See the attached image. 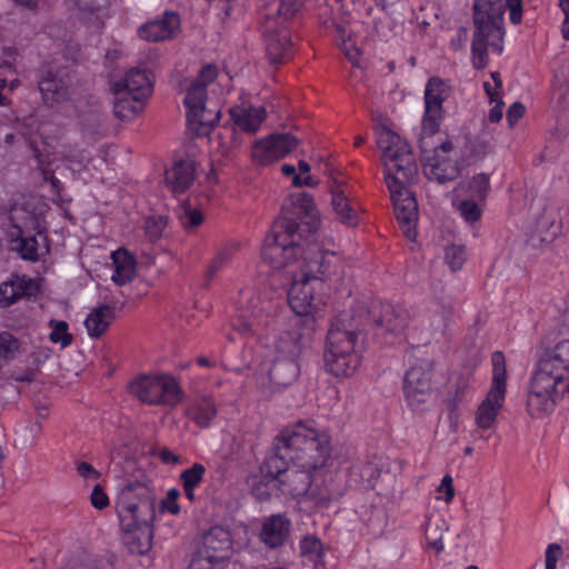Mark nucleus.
Here are the masks:
<instances>
[{
    "mask_svg": "<svg viewBox=\"0 0 569 569\" xmlns=\"http://www.w3.org/2000/svg\"><path fill=\"white\" fill-rule=\"evenodd\" d=\"M277 448L287 450L289 460L279 488L293 498L307 497L326 505L342 495L331 457V436L312 421H299L277 438Z\"/></svg>",
    "mask_w": 569,
    "mask_h": 569,
    "instance_id": "obj_1",
    "label": "nucleus"
},
{
    "mask_svg": "<svg viewBox=\"0 0 569 569\" xmlns=\"http://www.w3.org/2000/svg\"><path fill=\"white\" fill-rule=\"evenodd\" d=\"M375 133L397 220L405 237L413 242L417 238L418 207L406 184L412 181L418 172L415 157L408 143L386 126H377Z\"/></svg>",
    "mask_w": 569,
    "mask_h": 569,
    "instance_id": "obj_2",
    "label": "nucleus"
},
{
    "mask_svg": "<svg viewBox=\"0 0 569 569\" xmlns=\"http://www.w3.org/2000/svg\"><path fill=\"white\" fill-rule=\"evenodd\" d=\"M237 303L243 312L232 321L233 328L243 335L263 337L266 347L270 349L268 357L273 363L272 376L280 379L284 369L287 381L295 380L299 375L298 359L302 353L300 335L284 327L273 328L271 333L266 332L274 319L260 306V298L252 289L241 290Z\"/></svg>",
    "mask_w": 569,
    "mask_h": 569,
    "instance_id": "obj_3",
    "label": "nucleus"
},
{
    "mask_svg": "<svg viewBox=\"0 0 569 569\" xmlns=\"http://www.w3.org/2000/svg\"><path fill=\"white\" fill-rule=\"evenodd\" d=\"M292 269V282L288 301L292 311L300 317H322L327 306L326 281L342 272L341 258L331 250H319Z\"/></svg>",
    "mask_w": 569,
    "mask_h": 569,
    "instance_id": "obj_4",
    "label": "nucleus"
},
{
    "mask_svg": "<svg viewBox=\"0 0 569 569\" xmlns=\"http://www.w3.org/2000/svg\"><path fill=\"white\" fill-rule=\"evenodd\" d=\"M477 0L475 2V31L471 42V62L476 69L489 64V52L500 56L503 51V13L509 10L513 24L522 20V0Z\"/></svg>",
    "mask_w": 569,
    "mask_h": 569,
    "instance_id": "obj_5",
    "label": "nucleus"
},
{
    "mask_svg": "<svg viewBox=\"0 0 569 569\" xmlns=\"http://www.w3.org/2000/svg\"><path fill=\"white\" fill-rule=\"evenodd\" d=\"M349 316L340 315L331 325L323 352L325 369L337 379L352 377L361 363L357 329L348 323Z\"/></svg>",
    "mask_w": 569,
    "mask_h": 569,
    "instance_id": "obj_6",
    "label": "nucleus"
},
{
    "mask_svg": "<svg viewBox=\"0 0 569 569\" xmlns=\"http://www.w3.org/2000/svg\"><path fill=\"white\" fill-rule=\"evenodd\" d=\"M217 74L214 66H207L186 87L183 103L187 109L188 124L198 136L207 134L220 119L219 103L207 97V88L216 80Z\"/></svg>",
    "mask_w": 569,
    "mask_h": 569,
    "instance_id": "obj_7",
    "label": "nucleus"
},
{
    "mask_svg": "<svg viewBox=\"0 0 569 569\" xmlns=\"http://www.w3.org/2000/svg\"><path fill=\"white\" fill-rule=\"evenodd\" d=\"M264 239L261 249V258L271 268L277 270H287L291 277L292 269L298 270L299 263L320 249L309 248L306 251L299 242L300 237L296 233L297 224L288 222L286 226H279Z\"/></svg>",
    "mask_w": 569,
    "mask_h": 569,
    "instance_id": "obj_8",
    "label": "nucleus"
},
{
    "mask_svg": "<svg viewBox=\"0 0 569 569\" xmlns=\"http://www.w3.org/2000/svg\"><path fill=\"white\" fill-rule=\"evenodd\" d=\"M117 512L124 531L152 527L154 508L150 488L139 481L127 483L119 492Z\"/></svg>",
    "mask_w": 569,
    "mask_h": 569,
    "instance_id": "obj_9",
    "label": "nucleus"
},
{
    "mask_svg": "<svg viewBox=\"0 0 569 569\" xmlns=\"http://www.w3.org/2000/svg\"><path fill=\"white\" fill-rule=\"evenodd\" d=\"M568 386V379L549 373L535 366L526 401L529 415L533 418L550 415L556 409Z\"/></svg>",
    "mask_w": 569,
    "mask_h": 569,
    "instance_id": "obj_10",
    "label": "nucleus"
},
{
    "mask_svg": "<svg viewBox=\"0 0 569 569\" xmlns=\"http://www.w3.org/2000/svg\"><path fill=\"white\" fill-rule=\"evenodd\" d=\"M129 391L149 406L176 407L183 398V390L172 375L147 373L136 377L129 383Z\"/></svg>",
    "mask_w": 569,
    "mask_h": 569,
    "instance_id": "obj_11",
    "label": "nucleus"
},
{
    "mask_svg": "<svg viewBox=\"0 0 569 569\" xmlns=\"http://www.w3.org/2000/svg\"><path fill=\"white\" fill-rule=\"evenodd\" d=\"M491 363L492 378L490 388L475 412V423L480 430L495 428L506 401L507 366L503 353L495 351L491 356Z\"/></svg>",
    "mask_w": 569,
    "mask_h": 569,
    "instance_id": "obj_12",
    "label": "nucleus"
},
{
    "mask_svg": "<svg viewBox=\"0 0 569 569\" xmlns=\"http://www.w3.org/2000/svg\"><path fill=\"white\" fill-rule=\"evenodd\" d=\"M431 376V365L426 361L413 365L405 375V400L416 413L428 411L435 401L436 395Z\"/></svg>",
    "mask_w": 569,
    "mask_h": 569,
    "instance_id": "obj_13",
    "label": "nucleus"
},
{
    "mask_svg": "<svg viewBox=\"0 0 569 569\" xmlns=\"http://www.w3.org/2000/svg\"><path fill=\"white\" fill-rule=\"evenodd\" d=\"M459 154L451 142H443L432 154L425 156L423 171L430 180L440 183L453 180L459 174Z\"/></svg>",
    "mask_w": 569,
    "mask_h": 569,
    "instance_id": "obj_14",
    "label": "nucleus"
},
{
    "mask_svg": "<svg viewBox=\"0 0 569 569\" xmlns=\"http://www.w3.org/2000/svg\"><path fill=\"white\" fill-rule=\"evenodd\" d=\"M298 144L299 140L290 133H274L256 141L251 154L257 163L267 166L284 158Z\"/></svg>",
    "mask_w": 569,
    "mask_h": 569,
    "instance_id": "obj_15",
    "label": "nucleus"
},
{
    "mask_svg": "<svg viewBox=\"0 0 569 569\" xmlns=\"http://www.w3.org/2000/svg\"><path fill=\"white\" fill-rule=\"evenodd\" d=\"M263 37L267 54L271 62L278 63L290 54V33L283 19L267 18L263 22Z\"/></svg>",
    "mask_w": 569,
    "mask_h": 569,
    "instance_id": "obj_16",
    "label": "nucleus"
},
{
    "mask_svg": "<svg viewBox=\"0 0 569 569\" xmlns=\"http://www.w3.org/2000/svg\"><path fill=\"white\" fill-rule=\"evenodd\" d=\"M558 233L555 213L541 204L530 213L527 224V241L533 248L551 242Z\"/></svg>",
    "mask_w": 569,
    "mask_h": 569,
    "instance_id": "obj_17",
    "label": "nucleus"
},
{
    "mask_svg": "<svg viewBox=\"0 0 569 569\" xmlns=\"http://www.w3.org/2000/svg\"><path fill=\"white\" fill-rule=\"evenodd\" d=\"M38 87L42 101L48 106L63 103L70 98V83L61 71H43L39 77Z\"/></svg>",
    "mask_w": 569,
    "mask_h": 569,
    "instance_id": "obj_18",
    "label": "nucleus"
},
{
    "mask_svg": "<svg viewBox=\"0 0 569 569\" xmlns=\"http://www.w3.org/2000/svg\"><path fill=\"white\" fill-rule=\"evenodd\" d=\"M284 465L280 455L269 456L263 461L260 468L261 477L252 486V492L258 499L266 500L270 497L271 490L278 487L279 479L286 469Z\"/></svg>",
    "mask_w": 569,
    "mask_h": 569,
    "instance_id": "obj_19",
    "label": "nucleus"
},
{
    "mask_svg": "<svg viewBox=\"0 0 569 569\" xmlns=\"http://www.w3.org/2000/svg\"><path fill=\"white\" fill-rule=\"evenodd\" d=\"M152 77L148 71L131 69L112 82L111 90L123 91L147 103L152 93Z\"/></svg>",
    "mask_w": 569,
    "mask_h": 569,
    "instance_id": "obj_20",
    "label": "nucleus"
},
{
    "mask_svg": "<svg viewBox=\"0 0 569 569\" xmlns=\"http://www.w3.org/2000/svg\"><path fill=\"white\" fill-rule=\"evenodd\" d=\"M536 366L549 373L569 380V340H562L543 350Z\"/></svg>",
    "mask_w": 569,
    "mask_h": 569,
    "instance_id": "obj_21",
    "label": "nucleus"
},
{
    "mask_svg": "<svg viewBox=\"0 0 569 569\" xmlns=\"http://www.w3.org/2000/svg\"><path fill=\"white\" fill-rule=\"evenodd\" d=\"M231 546L230 532L224 528L213 527L203 538V551L196 558H203L211 566L213 562L226 559L229 556Z\"/></svg>",
    "mask_w": 569,
    "mask_h": 569,
    "instance_id": "obj_22",
    "label": "nucleus"
},
{
    "mask_svg": "<svg viewBox=\"0 0 569 569\" xmlns=\"http://www.w3.org/2000/svg\"><path fill=\"white\" fill-rule=\"evenodd\" d=\"M30 203H16L9 212V219L12 223L10 238H19L26 233H31L42 228V214L29 208Z\"/></svg>",
    "mask_w": 569,
    "mask_h": 569,
    "instance_id": "obj_23",
    "label": "nucleus"
},
{
    "mask_svg": "<svg viewBox=\"0 0 569 569\" xmlns=\"http://www.w3.org/2000/svg\"><path fill=\"white\" fill-rule=\"evenodd\" d=\"M180 20L176 13H166L162 19L141 26L138 30L140 38L147 41H164L171 39L179 30Z\"/></svg>",
    "mask_w": 569,
    "mask_h": 569,
    "instance_id": "obj_24",
    "label": "nucleus"
},
{
    "mask_svg": "<svg viewBox=\"0 0 569 569\" xmlns=\"http://www.w3.org/2000/svg\"><path fill=\"white\" fill-rule=\"evenodd\" d=\"M36 234L26 233L19 238H11L13 247L24 260L37 261L49 253L48 238L43 229L36 230Z\"/></svg>",
    "mask_w": 569,
    "mask_h": 569,
    "instance_id": "obj_25",
    "label": "nucleus"
},
{
    "mask_svg": "<svg viewBox=\"0 0 569 569\" xmlns=\"http://www.w3.org/2000/svg\"><path fill=\"white\" fill-rule=\"evenodd\" d=\"M331 206L336 218L342 224L348 227H356L358 224V210L347 194V187L340 182H335L331 187Z\"/></svg>",
    "mask_w": 569,
    "mask_h": 569,
    "instance_id": "obj_26",
    "label": "nucleus"
},
{
    "mask_svg": "<svg viewBox=\"0 0 569 569\" xmlns=\"http://www.w3.org/2000/svg\"><path fill=\"white\" fill-rule=\"evenodd\" d=\"M291 522L281 515L268 517L261 528L260 538L270 548L284 543L289 537Z\"/></svg>",
    "mask_w": 569,
    "mask_h": 569,
    "instance_id": "obj_27",
    "label": "nucleus"
},
{
    "mask_svg": "<svg viewBox=\"0 0 569 569\" xmlns=\"http://www.w3.org/2000/svg\"><path fill=\"white\" fill-rule=\"evenodd\" d=\"M167 187L174 193L184 192L194 180V166L191 161L174 162L164 173Z\"/></svg>",
    "mask_w": 569,
    "mask_h": 569,
    "instance_id": "obj_28",
    "label": "nucleus"
},
{
    "mask_svg": "<svg viewBox=\"0 0 569 569\" xmlns=\"http://www.w3.org/2000/svg\"><path fill=\"white\" fill-rule=\"evenodd\" d=\"M112 274L111 280L123 286L133 280L137 271V263L133 256L126 249H118L111 254Z\"/></svg>",
    "mask_w": 569,
    "mask_h": 569,
    "instance_id": "obj_29",
    "label": "nucleus"
},
{
    "mask_svg": "<svg viewBox=\"0 0 569 569\" xmlns=\"http://www.w3.org/2000/svg\"><path fill=\"white\" fill-rule=\"evenodd\" d=\"M113 94V113L123 121H132L139 117L146 107V102L123 91L111 90Z\"/></svg>",
    "mask_w": 569,
    "mask_h": 569,
    "instance_id": "obj_30",
    "label": "nucleus"
},
{
    "mask_svg": "<svg viewBox=\"0 0 569 569\" xmlns=\"http://www.w3.org/2000/svg\"><path fill=\"white\" fill-rule=\"evenodd\" d=\"M233 123L243 131L256 132L266 119V110L262 107H234L230 110Z\"/></svg>",
    "mask_w": 569,
    "mask_h": 569,
    "instance_id": "obj_31",
    "label": "nucleus"
},
{
    "mask_svg": "<svg viewBox=\"0 0 569 569\" xmlns=\"http://www.w3.org/2000/svg\"><path fill=\"white\" fill-rule=\"evenodd\" d=\"M114 308L110 305H101L93 308L84 319L88 336L101 337L114 319Z\"/></svg>",
    "mask_w": 569,
    "mask_h": 569,
    "instance_id": "obj_32",
    "label": "nucleus"
},
{
    "mask_svg": "<svg viewBox=\"0 0 569 569\" xmlns=\"http://www.w3.org/2000/svg\"><path fill=\"white\" fill-rule=\"evenodd\" d=\"M186 415L197 426L206 428L217 416L216 403L210 398H202L193 401L186 410Z\"/></svg>",
    "mask_w": 569,
    "mask_h": 569,
    "instance_id": "obj_33",
    "label": "nucleus"
},
{
    "mask_svg": "<svg viewBox=\"0 0 569 569\" xmlns=\"http://www.w3.org/2000/svg\"><path fill=\"white\" fill-rule=\"evenodd\" d=\"M408 325V313L402 309H396L388 305L383 308V313L378 320V326L381 331L391 335H400L403 332Z\"/></svg>",
    "mask_w": 569,
    "mask_h": 569,
    "instance_id": "obj_34",
    "label": "nucleus"
},
{
    "mask_svg": "<svg viewBox=\"0 0 569 569\" xmlns=\"http://www.w3.org/2000/svg\"><path fill=\"white\" fill-rule=\"evenodd\" d=\"M206 475V467L202 463H193L180 475V481L187 498L190 501L196 499V489L201 485Z\"/></svg>",
    "mask_w": 569,
    "mask_h": 569,
    "instance_id": "obj_35",
    "label": "nucleus"
},
{
    "mask_svg": "<svg viewBox=\"0 0 569 569\" xmlns=\"http://www.w3.org/2000/svg\"><path fill=\"white\" fill-rule=\"evenodd\" d=\"M296 211L305 220L310 230L315 231L320 226L319 213L313 198L310 194H300L295 202Z\"/></svg>",
    "mask_w": 569,
    "mask_h": 569,
    "instance_id": "obj_36",
    "label": "nucleus"
},
{
    "mask_svg": "<svg viewBox=\"0 0 569 569\" xmlns=\"http://www.w3.org/2000/svg\"><path fill=\"white\" fill-rule=\"evenodd\" d=\"M27 279L14 277L0 284V306L8 307L23 297L27 291Z\"/></svg>",
    "mask_w": 569,
    "mask_h": 569,
    "instance_id": "obj_37",
    "label": "nucleus"
},
{
    "mask_svg": "<svg viewBox=\"0 0 569 569\" xmlns=\"http://www.w3.org/2000/svg\"><path fill=\"white\" fill-rule=\"evenodd\" d=\"M447 530L448 525L441 517L429 518L426 522V539L428 545L437 552L443 549V535Z\"/></svg>",
    "mask_w": 569,
    "mask_h": 569,
    "instance_id": "obj_38",
    "label": "nucleus"
},
{
    "mask_svg": "<svg viewBox=\"0 0 569 569\" xmlns=\"http://www.w3.org/2000/svg\"><path fill=\"white\" fill-rule=\"evenodd\" d=\"M178 220L186 231L191 232L204 222V214L197 206L186 202L178 210Z\"/></svg>",
    "mask_w": 569,
    "mask_h": 569,
    "instance_id": "obj_39",
    "label": "nucleus"
},
{
    "mask_svg": "<svg viewBox=\"0 0 569 569\" xmlns=\"http://www.w3.org/2000/svg\"><path fill=\"white\" fill-rule=\"evenodd\" d=\"M449 89L445 81L432 78L425 89V106L442 108L443 101L448 98Z\"/></svg>",
    "mask_w": 569,
    "mask_h": 569,
    "instance_id": "obj_40",
    "label": "nucleus"
},
{
    "mask_svg": "<svg viewBox=\"0 0 569 569\" xmlns=\"http://www.w3.org/2000/svg\"><path fill=\"white\" fill-rule=\"evenodd\" d=\"M129 533L127 543L131 552L137 555H146L152 546V527L127 531Z\"/></svg>",
    "mask_w": 569,
    "mask_h": 569,
    "instance_id": "obj_41",
    "label": "nucleus"
},
{
    "mask_svg": "<svg viewBox=\"0 0 569 569\" xmlns=\"http://www.w3.org/2000/svg\"><path fill=\"white\" fill-rule=\"evenodd\" d=\"M300 552L315 567L323 565L325 548L315 536H307L300 541Z\"/></svg>",
    "mask_w": 569,
    "mask_h": 569,
    "instance_id": "obj_42",
    "label": "nucleus"
},
{
    "mask_svg": "<svg viewBox=\"0 0 569 569\" xmlns=\"http://www.w3.org/2000/svg\"><path fill=\"white\" fill-rule=\"evenodd\" d=\"M51 329L49 340L59 345L61 349L69 347L72 343L73 337L69 330L68 322L63 320L51 319L48 323Z\"/></svg>",
    "mask_w": 569,
    "mask_h": 569,
    "instance_id": "obj_43",
    "label": "nucleus"
},
{
    "mask_svg": "<svg viewBox=\"0 0 569 569\" xmlns=\"http://www.w3.org/2000/svg\"><path fill=\"white\" fill-rule=\"evenodd\" d=\"M442 108L425 106V113L421 122V130L425 137H430L438 132L442 120Z\"/></svg>",
    "mask_w": 569,
    "mask_h": 569,
    "instance_id": "obj_44",
    "label": "nucleus"
},
{
    "mask_svg": "<svg viewBox=\"0 0 569 569\" xmlns=\"http://www.w3.org/2000/svg\"><path fill=\"white\" fill-rule=\"evenodd\" d=\"M451 315V307L446 303H439V302H431L429 307V316L431 326L437 329H443L450 318Z\"/></svg>",
    "mask_w": 569,
    "mask_h": 569,
    "instance_id": "obj_45",
    "label": "nucleus"
},
{
    "mask_svg": "<svg viewBox=\"0 0 569 569\" xmlns=\"http://www.w3.org/2000/svg\"><path fill=\"white\" fill-rule=\"evenodd\" d=\"M336 29L341 50L350 61L357 62L360 52L351 34L342 26H337Z\"/></svg>",
    "mask_w": 569,
    "mask_h": 569,
    "instance_id": "obj_46",
    "label": "nucleus"
},
{
    "mask_svg": "<svg viewBox=\"0 0 569 569\" xmlns=\"http://www.w3.org/2000/svg\"><path fill=\"white\" fill-rule=\"evenodd\" d=\"M467 253L462 244H450L445 250V261L452 271L460 270L466 262Z\"/></svg>",
    "mask_w": 569,
    "mask_h": 569,
    "instance_id": "obj_47",
    "label": "nucleus"
},
{
    "mask_svg": "<svg viewBox=\"0 0 569 569\" xmlns=\"http://www.w3.org/2000/svg\"><path fill=\"white\" fill-rule=\"evenodd\" d=\"M19 349V341L10 332H0V363L13 358Z\"/></svg>",
    "mask_w": 569,
    "mask_h": 569,
    "instance_id": "obj_48",
    "label": "nucleus"
},
{
    "mask_svg": "<svg viewBox=\"0 0 569 569\" xmlns=\"http://www.w3.org/2000/svg\"><path fill=\"white\" fill-rule=\"evenodd\" d=\"M468 188L473 199L483 200L490 189L489 177L485 173L476 174L468 183Z\"/></svg>",
    "mask_w": 569,
    "mask_h": 569,
    "instance_id": "obj_49",
    "label": "nucleus"
},
{
    "mask_svg": "<svg viewBox=\"0 0 569 569\" xmlns=\"http://www.w3.org/2000/svg\"><path fill=\"white\" fill-rule=\"evenodd\" d=\"M237 249L236 244L227 246L221 248L214 256V258L211 261V264L208 269L210 274H213L218 270L222 269L223 267L228 266L233 257V253Z\"/></svg>",
    "mask_w": 569,
    "mask_h": 569,
    "instance_id": "obj_50",
    "label": "nucleus"
},
{
    "mask_svg": "<svg viewBox=\"0 0 569 569\" xmlns=\"http://www.w3.org/2000/svg\"><path fill=\"white\" fill-rule=\"evenodd\" d=\"M166 226L167 220L162 216L149 217L144 222L146 233L150 240H157L161 237Z\"/></svg>",
    "mask_w": 569,
    "mask_h": 569,
    "instance_id": "obj_51",
    "label": "nucleus"
},
{
    "mask_svg": "<svg viewBox=\"0 0 569 569\" xmlns=\"http://www.w3.org/2000/svg\"><path fill=\"white\" fill-rule=\"evenodd\" d=\"M458 211L467 222H476L481 217V209L473 200L461 201Z\"/></svg>",
    "mask_w": 569,
    "mask_h": 569,
    "instance_id": "obj_52",
    "label": "nucleus"
},
{
    "mask_svg": "<svg viewBox=\"0 0 569 569\" xmlns=\"http://www.w3.org/2000/svg\"><path fill=\"white\" fill-rule=\"evenodd\" d=\"M490 76H491L492 82L486 81L483 83V88H485L486 94L489 99V102L492 104L496 101L501 99L502 80L498 72H491Z\"/></svg>",
    "mask_w": 569,
    "mask_h": 569,
    "instance_id": "obj_53",
    "label": "nucleus"
},
{
    "mask_svg": "<svg viewBox=\"0 0 569 569\" xmlns=\"http://www.w3.org/2000/svg\"><path fill=\"white\" fill-rule=\"evenodd\" d=\"M180 491L176 488H171L167 491L166 497L162 499L160 510L162 512H169L171 515H178L180 512V506L178 499Z\"/></svg>",
    "mask_w": 569,
    "mask_h": 569,
    "instance_id": "obj_54",
    "label": "nucleus"
},
{
    "mask_svg": "<svg viewBox=\"0 0 569 569\" xmlns=\"http://www.w3.org/2000/svg\"><path fill=\"white\" fill-rule=\"evenodd\" d=\"M302 4L301 0H280V4L278 7V17H273L274 19H286L297 12Z\"/></svg>",
    "mask_w": 569,
    "mask_h": 569,
    "instance_id": "obj_55",
    "label": "nucleus"
},
{
    "mask_svg": "<svg viewBox=\"0 0 569 569\" xmlns=\"http://www.w3.org/2000/svg\"><path fill=\"white\" fill-rule=\"evenodd\" d=\"M91 505L99 510H102L109 506V497L107 493L102 490V488L99 485H96L91 496H90Z\"/></svg>",
    "mask_w": 569,
    "mask_h": 569,
    "instance_id": "obj_56",
    "label": "nucleus"
},
{
    "mask_svg": "<svg viewBox=\"0 0 569 569\" xmlns=\"http://www.w3.org/2000/svg\"><path fill=\"white\" fill-rule=\"evenodd\" d=\"M438 492L440 493L438 499H441V500H443L446 502H450L453 499V497H455V489H453V486H452V478H451V476L446 475L442 478L441 483L438 487Z\"/></svg>",
    "mask_w": 569,
    "mask_h": 569,
    "instance_id": "obj_57",
    "label": "nucleus"
},
{
    "mask_svg": "<svg viewBox=\"0 0 569 569\" xmlns=\"http://www.w3.org/2000/svg\"><path fill=\"white\" fill-rule=\"evenodd\" d=\"M526 108L520 102L512 103L507 111V121L509 127H515L517 122L525 116Z\"/></svg>",
    "mask_w": 569,
    "mask_h": 569,
    "instance_id": "obj_58",
    "label": "nucleus"
},
{
    "mask_svg": "<svg viewBox=\"0 0 569 569\" xmlns=\"http://www.w3.org/2000/svg\"><path fill=\"white\" fill-rule=\"evenodd\" d=\"M77 472L89 481H97L100 478V472L86 461H81L77 465Z\"/></svg>",
    "mask_w": 569,
    "mask_h": 569,
    "instance_id": "obj_59",
    "label": "nucleus"
},
{
    "mask_svg": "<svg viewBox=\"0 0 569 569\" xmlns=\"http://www.w3.org/2000/svg\"><path fill=\"white\" fill-rule=\"evenodd\" d=\"M559 7L565 16L561 23L562 38L569 41V0H559Z\"/></svg>",
    "mask_w": 569,
    "mask_h": 569,
    "instance_id": "obj_60",
    "label": "nucleus"
},
{
    "mask_svg": "<svg viewBox=\"0 0 569 569\" xmlns=\"http://www.w3.org/2000/svg\"><path fill=\"white\" fill-rule=\"evenodd\" d=\"M158 457L166 465L174 466L181 463V457L168 448L160 449Z\"/></svg>",
    "mask_w": 569,
    "mask_h": 569,
    "instance_id": "obj_61",
    "label": "nucleus"
},
{
    "mask_svg": "<svg viewBox=\"0 0 569 569\" xmlns=\"http://www.w3.org/2000/svg\"><path fill=\"white\" fill-rule=\"evenodd\" d=\"M306 176H295V179L292 180V183L295 187H316L318 184V181L310 174L305 173Z\"/></svg>",
    "mask_w": 569,
    "mask_h": 569,
    "instance_id": "obj_62",
    "label": "nucleus"
},
{
    "mask_svg": "<svg viewBox=\"0 0 569 569\" xmlns=\"http://www.w3.org/2000/svg\"><path fill=\"white\" fill-rule=\"evenodd\" d=\"M496 104L489 111V120L493 123L502 119L503 110L501 99L495 102Z\"/></svg>",
    "mask_w": 569,
    "mask_h": 569,
    "instance_id": "obj_63",
    "label": "nucleus"
},
{
    "mask_svg": "<svg viewBox=\"0 0 569 569\" xmlns=\"http://www.w3.org/2000/svg\"><path fill=\"white\" fill-rule=\"evenodd\" d=\"M466 40H467V30L461 28L457 32L456 39H453L451 41V47L453 48V50H460L465 46Z\"/></svg>",
    "mask_w": 569,
    "mask_h": 569,
    "instance_id": "obj_64",
    "label": "nucleus"
}]
</instances>
